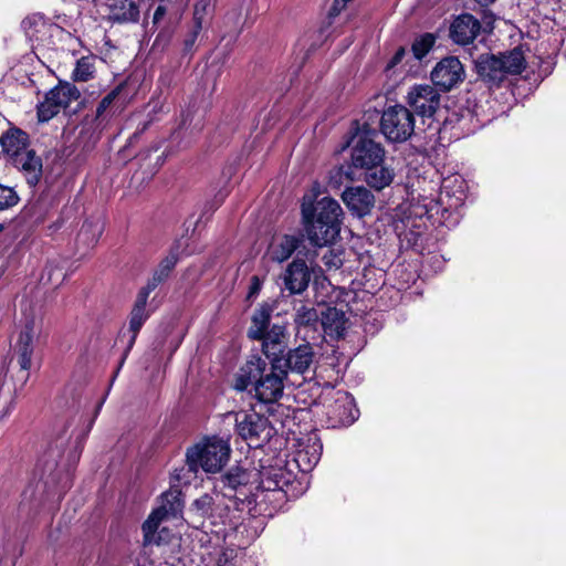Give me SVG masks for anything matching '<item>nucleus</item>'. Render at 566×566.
I'll return each mask as SVG.
<instances>
[{"label":"nucleus","mask_w":566,"mask_h":566,"mask_svg":"<svg viewBox=\"0 0 566 566\" xmlns=\"http://www.w3.org/2000/svg\"><path fill=\"white\" fill-rule=\"evenodd\" d=\"M408 108L413 117H419L428 128L440 129L441 124H447L448 111L441 107V95L437 88L429 84H415L406 96Z\"/></svg>","instance_id":"5"},{"label":"nucleus","mask_w":566,"mask_h":566,"mask_svg":"<svg viewBox=\"0 0 566 566\" xmlns=\"http://www.w3.org/2000/svg\"><path fill=\"white\" fill-rule=\"evenodd\" d=\"M86 227H87V223L84 222L82 228H81V232H80V235L84 234L87 230H86Z\"/></svg>","instance_id":"51"},{"label":"nucleus","mask_w":566,"mask_h":566,"mask_svg":"<svg viewBox=\"0 0 566 566\" xmlns=\"http://www.w3.org/2000/svg\"><path fill=\"white\" fill-rule=\"evenodd\" d=\"M481 29L482 24L478 18L471 13H461L451 22L449 38L453 43L464 46L473 43Z\"/></svg>","instance_id":"16"},{"label":"nucleus","mask_w":566,"mask_h":566,"mask_svg":"<svg viewBox=\"0 0 566 566\" xmlns=\"http://www.w3.org/2000/svg\"><path fill=\"white\" fill-rule=\"evenodd\" d=\"M126 86V81L118 83L98 102L93 117L91 119H88V116L85 117L83 127L76 138V148L81 147V155L85 156L92 151L99 142L103 130L123 105L118 102Z\"/></svg>","instance_id":"4"},{"label":"nucleus","mask_w":566,"mask_h":566,"mask_svg":"<svg viewBox=\"0 0 566 566\" xmlns=\"http://www.w3.org/2000/svg\"><path fill=\"white\" fill-rule=\"evenodd\" d=\"M224 485L235 492V497L249 504L256 502V492H279L290 501L304 493V485L293 471L286 469V461L281 457L263 458L260 469L249 471L235 467L224 474Z\"/></svg>","instance_id":"1"},{"label":"nucleus","mask_w":566,"mask_h":566,"mask_svg":"<svg viewBox=\"0 0 566 566\" xmlns=\"http://www.w3.org/2000/svg\"><path fill=\"white\" fill-rule=\"evenodd\" d=\"M314 358V350L310 343H304L295 348H286L284 354L274 358V369H285V374L290 371L304 374L311 366Z\"/></svg>","instance_id":"14"},{"label":"nucleus","mask_w":566,"mask_h":566,"mask_svg":"<svg viewBox=\"0 0 566 566\" xmlns=\"http://www.w3.org/2000/svg\"><path fill=\"white\" fill-rule=\"evenodd\" d=\"M182 492L178 486H171L160 495L161 504L157 509H165V515L176 517L184 507Z\"/></svg>","instance_id":"33"},{"label":"nucleus","mask_w":566,"mask_h":566,"mask_svg":"<svg viewBox=\"0 0 566 566\" xmlns=\"http://www.w3.org/2000/svg\"><path fill=\"white\" fill-rule=\"evenodd\" d=\"M104 400L105 398H103L96 406L95 408V412H94V417L92 418L91 422L88 423V427H87V430L86 432H83L77 439H76V446H75V451L81 453L82 450H83V446H84V441L86 440V437L88 434V431L92 429L93 427V423L95 421V418L98 416L101 409H102V406L104 403Z\"/></svg>","instance_id":"43"},{"label":"nucleus","mask_w":566,"mask_h":566,"mask_svg":"<svg viewBox=\"0 0 566 566\" xmlns=\"http://www.w3.org/2000/svg\"><path fill=\"white\" fill-rule=\"evenodd\" d=\"M0 145L2 151L12 160L29 150L30 136L19 127H10L1 135Z\"/></svg>","instance_id":"26"},{"label":"nucleus","mask_w":566,"mask_h":566,"mask_svg":"<svg viewBox=\"0 0 566 566\" xmlns=\"http://www.w3.org/2000/svg\"><path fill=\"white\" fill-rule=\"evenodd\" d=\"M396 177L395 169L382 163H375L374 166L364 168L358 172V179H363L370 190L381 191L389 187Z\"/></svg>","instance_id":"20"},{"label":"nucleus","mask_w":566,"mask_h":566,"mask_svg":"<svg viewBox=\"0 0 566 566\" xmlns=\"http://www.w3.org/2000/svg\"><path fill=\"white\" fill-rule=\"evenodd\" d=\"M214 511V499L209 493H203L199 497L195 499L189 507V513L193 517L201 520L210 518L213 516Z\"/></svg>","instance_id":"35"},{"label":"nucleus","mask_w":566,"mask_h":566,"mask_svg":"<svg viewBox=\"0 0 566 566\" xmlns=\"http://www.w3.org/2000/svg\"><path fill=\"white\" fill-rule=\"evenodd\" d=\"M319 319V326L325 334L336 336L337 338L344 336L345 324L347 322L344 311L335 306H327L321 312Z\"/></svg>","instance_id":"30"},{"label":"nucleus","mask_w":566,"mask_h":566,"mask_svg":"<svg viewBox=\"0 0 566 566\" xmlns=\"http://www.w3.org/2000/svg\"><path fill=\"white\" fill-rule=\"evenodd\" d=\"M10 163L23 174L30 187L33 188L40 182L43 174V165L41 157L36 155L35 150L29 149L10 160Z\"/></svg>","instance_id":"23"},{"label":"nucleus","mask_w":566,"mask_h":566,"mask_svg":"<svg viewBox=\"0 0 566 566\" xmlns=\"http://www.w3.org/2000/svg\"><path fill=\"white\" fill-rule=\"evenodd\" d=\"M235 433L250 448H259L272 437L273 427L270 420L255 411L241 410L235 413Z\"/></svg>","instance_id":"9"},{"label":"nucleus","mask_w":566,"mask_h":566,"mask_svg":"<svg viewBox=\"0 0 566 566\" xmlns=\"http://www.w3.org/2000/svg\"><path fill=\"white\" fill-rule=\"evenodd\" d=\"M319 316L321 314L314 307L302 305L295 313L294 322L297 327L317 331L321 321Z\"/></svg>","instance_id":"36"},{"label":"nucleus","mask_w":566,"mask_h":566,"mask_svg":"<svg viewBox=\"0 0 566 566\" xmlns=\"http://www.w3.org/2000/svg\"><path fill=\"white\" fill-rule=\"evenodd\" d=\"M14 403H15L14 402V397H11L9 402H7V406L4 408V412L1 416L2 418L6 417L7 415H9L12 411V409L14 408Z\"/></svg>","instance_id":"49"},{"label":"nucleus","mask_w":566,"mask_h":566,"mask_svg":"<svg viewBox=\"0 0 566 566\" xmlns=\"http://www.w3.org/2000/svg\"><path fill=\"white\" fill-rule=\"evenodd\" d=\"M406 54V50L403 46H400L396 52L395 54L391 56V59L389 60V62L387 63V69H394L396 65H398L403 56Z\"/></svg>","instance_id":"45"},{"label":"nucleus","mask_w":566,"mask_h":566,"mask_svg":"<svg viewBox=\"0 0 566 566\" xmlns=\"http://www.w3.org/2000/svg\"><path fill=\"white\" fill-rule=\"evenodd\" d=\"M4 230V224L0 223V233Z\"/></svg>","instance_id":"53"},{"label":"nucleus","mask_w":566,"mask_h":566,"mask_svg":"<svg viewBox=\"0 0 566 566\" xmlns=\"http://www.w3.org/2000/svg\"><path fill=\"white\" fill-rule=\"evenodd\" d=\"M476 3H479L481 7H489L492 4L495 0H474Z\"/></svg>","instance_id":"50"},{"label":"nucleus","mask_w":566,"mask_h":566,"mask_svg":"<svg viewBox=\"0 0 566 566\" xmlns=\"http://www.w3.org/2000/svg\"><path fill=\"white\" fill-rule=\"evenodd\" d=\"M172 33L174 29L170 25L161 27L154 40L153 49L164 51L169 45L172 38Z\"/></svg>","instance_id":"41"},{"label":"nucleus","mask_w":566,"mask_h":566,"mask_svg":"<svg viewBox=\"0 0 566 566\" xmlns=\"http://www.w3.org/2000/svg\"><path fill=\"white\" fill-rule=\"evenodd\" d=\"M376 138L345 134L342 150L348 153V161L357 172L375 163L385 161L386 149Z\"/></svg>","instance_id":"7"},{"label":"nucleus","mask_w":566,"mask_h":566,"mask_svg":"<svg viewBox=\"0 0 566 566\" xmlns=\"http://www.w3.org/2000/svg\"><path fill=\"white\" fill-rule=\"evenodd\" d=\"M358 180V172L348 160L345 163L334 166L329 170L328 186L332 189H340L344 182H353Z\"/></svg>","instance_id":"32"},{"label":"nucleus","mask_w":566,"mask_h":566,"mask_svg":"<svg viewBox=\"0 0 566 566\" xmlns=\"http://www.w3.org/2000/svg\"><path fill=\"white\" fill-rule=\"evenodd\" d=\"M501 62L504 64L505 74H521L526 67L524 51L521 45L501 54Z\"/></svg>","instance_id":"34"},{"label":"nucleus","mask_w":566,"mask_h":566,"mask_svg":"<svg viewBox=\"0 0 566 566\" xmlns=\"http://www.w3.org/2000/svg\"><path fill=\"white\" fill-rule=\"evenodd\" d=\"M273 306L263 302L255 308L252 317L251 324L248 328L247 335L252 340L262 339L265 337L266 332L271 328L270 323L272 318Z\"/></svg>","instance_id":"29"},{"label":"nucleus","mask_w":566,"mask_h":566,"mask_svg":"<svg viewBox=\"0 0 566 566\" xmlns=\"http://www.w3.org/2000/svg\"><path fill=\"white\" fill-rule=\"evenodd\" d=\"M202 30V18L195 12L192 24L189 31L187 32L184 42H182V55H192L195 52V44L198 40V36Z\"/></svg>","instance_id":"38"},{"label":"nucleus","mask_w":566,"mask_h":566,"mask_svg":"<svg viewBox=\"0 0 566 566\" xmlns=\"http://www.w3.org/2000/svg\"><path fill=\"white\" fill-rule=\"evenodd\" d=\"M343 4H347L348 2H350L352 0H340Z\"/></svg>","instance_id":"52"},{"label":"nucleus","mask_w":566,"mask_h":566,"mask_svg":"<svg viewBox=\"0 0 566 566\" xmlns=\"http://www.w3.org/2000/svg\"><path fill=\"white\" fill-rule=\"evenodd\" d=\"M275 361H266L259 354L248 356L234 375L232 388L239 392L253 386L255 398L263 403H273L283 395L285 369H274Z\"/></svg>","instance_id":"3"},{"label":"nucleus","mask_w":566,"mask_h":566,"mask_svg":"<svg viewBox=\"0 0 566 566\" xmlns=\"http://www.w3.org/2000/svg\"><path fill=\"white\" fill-rule=\"evenodd\" d=\"M230 452L228 441L213 436L207 438L202 444H195L187 449L186 464L192 473H197L199 468L207 473H216L227 464Z\"/></svg>","instance_id":"6"},{"label":"nucleus","mask_w":566,"mask_h":566,"mask_svg":"<svg viewBox=\"0 0 566 566\" xmlns=\"http://www.w3.org/2000/svg\"><path fill=\"white\" fill-rule=\"evenodd\" d=\"M381 135L390 143H403L415 132L413 113L401 104L390 105L382 109Z\"/></svg>","instance_id":"8"},{"label":"nucleus","mask_w":566,"mask_h":566,"mask_svg":"<svg viewBox=\"0 0 566 566\" xmlns=\"http://www.w3.org/2000/svg\"><path fill=\"white\" fill-rule=\"evenodd\" d=\"M21 28L25 36L38 44H44L51 38L53 28L61 29L57 23H51L43 13L35 12L27 15L22 22Z\"/></svg>","instance_id":"18"},{"label":"nucleus","mask_w":566,"mask_h":566,"mask_svg":"<svg viewBox=\"0 0 566 566\" xmlns=\"http://www.w3.org/2000/svg\"><path fill=\"white\" fill-rule=\"evenodd\" d=\"M436 35L432 33H423L416 38L411 44V51L417 60H422L434 46Z\"/></svg>","instance_id":"39"},{"label":"nucleus","mask_w":566,"mask_h":566,"mask_svg":"<svg viewBox=\"0 0 566 566\" xmlns=\"http://www.w3.org/2000/svg\"><path fill=\"white\" fill-rule=\"evenodd\" d=\"M342 200L352 216L364 218L375 206V196L364 186L346 187L342 192Z\"/></svg>","instance_id":"15"},{"label":"nucleus","mask_w":566,"mask_h":566,"mask_svg":"<svg viewBox=\"0 0 566 566\" xmlns=\"http://www.w3.org/2000/svg\"><path fill=\"white\" fill-rule=\"evenodd\" d=\"M475 71L479 77L490 86H499L506 77L501 57L494 54H482L475 61Z\"/></svg>","instance_id":"21"},{"label":"nucleus","mask_w":566,"mask_h":566,"mask_svg":"<svg viewBox=\"0 0 566 566\" xmlns=\"http://www.w3.org/2000/svg\"><path fill=\"white\" fill-rule=\"evenodd\" d=\"M139 17V6L134 0H113L108 4V19L114 23H136Z\"/></svg>","instance_id":"28"},{"label":"nucleus","mask_w":566,"mask_h":566,"mask_svg":"<svg viewBox=\"0 0 566 566\" xmlns=\"http://www.w3.org/2000/svg\"><path fill=\"white\" fill-rule=\"evenodd\" d=\"M382 111L375 107L366 108L361 116L352 120L347 135L378 137L382 128Z\"/></svg>","instance_id":"19"},{"label":"nucleus","mask_w":566,"mask_h":566,"mask_svg":"<svg viewBox=\"0 0 566 566\" xmlns=\"http://www.w3.org/2000/svg\"><path fill=\"white\" fill-rule=\"evenodd\" d=\"M163 1L164 0H160V3L155 9V12L153 15V28H159L167 14V8L163 3Z\"/></svg>","instance_id":"44"},{"label":"nucleus","mask_w":566,"mask_h":566,"mask_svg":"<svg viewBox=\"0 0 566 566\" xmlns=\"http://www.w3.org/2000/svg\"><path fill=\"white\" fill-rule=\"evenodd\" d=\"M465 77L463 64L459 57L450 55L440 60L431 72V81L434 87L442 92H450Z\"/></svg>","instance_id":"13"},{"label":"nucleus","mask_w":566,"mask_h":566,"mask_svg":"<svg viewBox=\"0 0 566 566\" xmlns=\"http://www.w3.org/2000/svg\"><path fill=\"white\" fill-rule=\"evenodd\" d=\"M301 216L305 237L313 247L332 245L339 239L344 212L337 200L331 197L304 199Z\"/></svg>","instance_id":"2"},{"label":"nucleus","mask_w":566,"mask_h":566,"mask_svg":"<svg viewBox=\"0 0 566 566\" xmlns=\"http://www.w3.org/2000/svg\"><path fill=\"white\" fill-rule=\"evenodd\" d=\"M328 419L333 427H349L359 416L354 399L345 396L337 398L328 409Z\"/></svg>","instance_id":"25"},{"label":"nucleus","mask_w":566,"mask_h":566,"mask_svg":"<svg viewBox=\"0 0 566 566\" xmlns=\"http://www.w3.org/2000/svg\"><path fill=\"white\" fill-rule=\"evenodd\" d=\"M303 242L304 234H284L280 242L270 247L271 260L277 263H282L289 260L292 254L303 244Z\"/></svg>","instance_id":"31"},{"label":"nucleus","mask_w":566,"mask_h":566,"mask_svg":"<svg viewBox=\"0 0 566 566\" xmlns=\"http://www.w3.org/2000/svg\"><path fill=\"white\" fill-rule=\"evenodd\" d=\"M149 295H150L149 293H147L143 290H139L137 293L136 300L134 302V305H133L129 316H128L129 338H128L127 345L124 349V353L122 355L118 367H117L116 371L114 373L113 378H115L117 376L119 369L123 367L125 360L127 359L130 350L133 349V347L136 343L137 336H138L142 327L144 326L146 321L151 315V312L149 310H147V303H148Z\"/></svg>","instance_id":"11"},{"label":"nucleus","mask_w":566,"mask_h":566,"mask_svg":"<svg viewBox=\"0 0 566 566\" xmlns=\"http://www.w3.org/2000/svg\"><path fill=\"white\" fill-rule=\"evenodd\" d=\"M262 285V279L258 275H252L250 279V285L245 296V301L252 302L260 294Z\"/></svg>","instance_id":"42"},{"label":"nucleus","mask_w":566,"mask_h":566,"mask_svg":"<svg viewBox=\"0 0 566 566\" xmlns=\"http://www.w3.org/2000/svg\"><path fill=\"white\" fill-rule=\"evenodd\" d=\"M345 4L342 3L340 0H334L329 10H328V18H335L337 17L343 9H345Z\"/></svg>","instance_id":"46"},{"label":"nucleus","mask_w":566,"mask_h":566,"mask_svg":"<svg viewBox=\"0 0 566 566\" xmlns=\"http://www.w3.org/2000/svg\"><path fill=\"white\" fill-rule=\"evenodd\" d=\"M54 18L56 19V23L62 28L61 24H65L67 25L69 24V17L66 14H56L54 15Z\"/></svg>","instance_id":"48"},{"label":"nucleus","mask_w":566,"mask_h":566,"mask_svg":"<svg viewBox=\"0 0 566 566\" xmlns=\"http://www.w3.org/2000/svg\"><path fill=\"white\" fill-rule=\"evenodd\" d=\"M419 235L420 233L415 231H409L408 233H405V237L408 240V244L412 247L417 245Z\"/></svg>","instance_id":"47"},{"label":"nucleus","mask_w":566,"mask_h":566,"mask_svg":"<svg viewBox=\"0 0 566 566\" xmlns=\"http://www.w3.org/2000/svg\"><path fill=\"white\" fill-rule=\"evenodd\" d=\"M19 200L20 198L13 188L0 184V211L14 207Z\"/></svg>","instance_id":"40"},{"label":"nucleus","mask_w":566,"mask_h":566,"mask_svg":"<svg viewBox=\"0 0 566 566\" xmlns=\"http://www.w3.org/2000/svg\"><path fill=\"white\" fill-rule=\"evenodd\" d=\"M312 277L311 269L308 268L305 260L296 258L287 264L282 280L285 290L290 294H302L310 285Z\"/></svg>","instance_id":"17"},{"label":"nucleus","mask_w":566,"mask_h":566,"mask_svg":"<svg viewBox=\"0 0 566 566\" xmlns=\"http://www.w3.org/2000/svg\"><path fill=\"white\" fill-rule=\"evenodd\" d=\"M81 97L80 90L70 82L60 81L56 86L45 93L44 99L36 105V117L40 123H48L61 109H65Z\"/></svg>","instance_id":"10"},{"label":"nucleus","mask_w":566,"mask_h":566,"mask_svg":"<svg viewBox=\"0 0 566 566\" xmlns=\"http://www.w3.org/2000/svg\"><path fill=\"white\" fill-rule=\"evenodd\" d=\"M94 61L95 57L93 55L78 59L72 72V80L74 82H87L93 78L95 73Z\"/></svg>","instance_id":"37"},{"label":"nucleus","mask_w":566,"mask_h":566,"mask_svg":"<svg viewBox=\"0 0 566 566\" xmlns=\"http://www.w3.org/2000/svg\"><path fill=\"white\" fill-rule=\"evenodd\" d=\"M33 352V323H27L19 333V337L14 346V355L20 367L19 371L14 376V392L18 390V384L19 389H22L30 378Z\"/></svg>","instance_id":"12"},{"label":"nucleus","mask_w":566,"mask_h":566,"mask_svg":"<svg viewBox=\"0 0 566 566\" xmlns=\"http://www.w3.org/2000/svg\"><path fill=\"white\" fill-rule=\"evenodd\" d=\"M124 336H125V333L119 332V334H118V338H122V337H124Z\"/></svg>","instance_id":"54"},{"label":"nucleus","mask_w":566,"mask_h":566,"mask_svg":"<svg viewBox=\"0 0 566 566\" xmlns=\"http://www.w3.org/2000/svg\"><path fill=\"white\" fill-rule=\"evenodd\" d=\"M258 340L261 342L264 359L274 361V358L283 355L287 348L289 333L285 326L273 324L265 337Z\"/></svg>","instance_id":"22"},{"label":"nucleus","mask_w":566,"mask_h":566,"mask_svg":"<svg viewBox=\"0 0 566 566\" xmlns=\"http://www.w3.org/2000/svg\"><path fill=\"white\" fill-rule=\"evenodd\" d=\"M179 261V248L174 247L169 250V253L167 256H165L157 268L155 269L153 275L150 279H148L145 286H143L140 290L151 293L155 291L160 284L165 283L172 271L175 270L177 263Z\"/></svg>","instance_id":"27"},{"label":"nucleus","mask_w":566,"mask_h":566,"mask_svg":"<svg viewBox=\"0 0 566 566\" xmlns=\"http://www.w3.org/2000/svg\"><path fill=\"white\" fill-rule=\"evenodd\" d=\"M165 518H167V516L165 515V509H155L143 522L142 532L144 546H159L166 543L164 535H168L169 530L167 527H163L161 530H159V525Z\"/></svg>","instance_id":"24"}]
</instances>
